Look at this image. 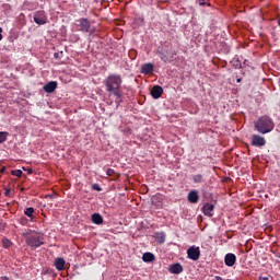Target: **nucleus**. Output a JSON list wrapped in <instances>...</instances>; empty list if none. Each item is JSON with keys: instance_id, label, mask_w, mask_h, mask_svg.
<instances>
[{"instance_id": "c85d7f7f", "label": "nucleus", "mask_w": 280, "mask_h": 280, "mask_svg": "<svg viewBox=\"0 0 280 280\" xmlns=\"http://www.w3.org/2000/svg\"><path fill=\"white\" fill-rule=\"evenodd\" d=\"M2 32H3V28L0 27V40H3Z\"/></svg>"}, {"instance_id": "4468645a", "label": "nucleus", "mask_w": 280, "mask_h": 280, "mask_svg": "<svg viewBox=\"0 0 280 280\" xmlns=\"http://www.w3.org/2000/svg\"><path fill=\"white\" fill-rule=\"evenodd\" d=\"M154 71V65L152 63H144L141 66V73L144 75H150V73H153Z\"/></svg>"}, {"instance_id": "dca6fc26", "label": "nucleus", "mask_w": 280, "mask_h": 280, "mask_svg": "<svg viewBox=\"0 0 280 280\" xmlns=\"http://www.w3.org/2000/svg\"><path fill=\"white\" fill-rule=\"evenodd\" d=\"M65 264H66V261H65V258H56V260H55V268L57 269V270H65Z\"/></svg>"}, {"instance_id": "4be33fe9", "label": "nucleus", "mask_w": 280, "mask_h": 280, "mask_svg": "<svg viewBox=\"0 0 280 280\" xmlns=\"http://www.w3.org/2000/svg\"><path fill=\"white\" fill-rule=\"evenodd\" d=\"M3 248H10L12 246V241L9 238H2Z\"/></svg>"}, {"instance_id": "72a5a7b5", "label": "nucleus", "mask_w": 280, "mask_h": 280, "mask_svg": "<svg viewBox=\"0 0 280 280\" xmlns=\"http://www.w3.org/2000/svg\"><path fill=\"white\" fill-rule=\"evenodd\" d=\"M3 280H10L8 277H2Z\"/></svg>"}, {"instance_id": "9b49d317", "label": "nucleus", "mask_w": 280, "mask_h": 280, "mask_svg": "<svg viewBox=\"0 0 280 280\" xmlns=\"http://www.w3.org/2000/svg\"><path fill=\"white\" fill-rule=\"evenodd\" d=\"M187 198L188 202H191V205L198 203V200H200V196H198V190H190Z\"/></svg>"}, {"instance_id": "cd10ccee", "label": "nucleus", "mask_w": 280, "mask_h": 280, "mask_svg": "<svg viewBox=\"0 0 280 280\" xmlns=\"http://www.w3.org/2000/svg\"><path fill=\"white\" fill-rule=\"evenodd\" d=\"M54 57H55L56 59L62 58V51H61V52H55V54H54Z\"/></svg>"}, {"instance_id": "f03ea898", "label": "nucleus", "mask_w": 280, "mask_h": 280, "mask_svg": "<svg viewBox=\"0 0 280 280\" xmlns=\"http://www.w3.org/2000/svg\"><path fill=\"white\" fill-rule=\"evenodd\" d=\"M254 129L256 132H259V135H268V132H272L275 130V121L268 115L260 116L254 122Z\"/></svg>"}, {"instance_id": "393cba45", "label": "nucleus", "mask_w": 280, "mask_h": 280, "mask_svg": "<svg viewBox=\"0 0 280 280\" xmlns=\"http://www.w3.org/2000/svg\"><path fill=\"white\" fill-rule=\"evenodd\" d=\"M20 224H22V226H27V218L22 217V218L20 219Z\"/></svg>"}, {"instance_id": "7c9ffc66", "label": "nucleus", "mask_w": 280, "mask_h": 280, "mask_svg": "<svg viewBox=\"0 0 280 280\" xmlns=\"http://www.w3.org/2000/svg\"><path fill=\"white\" fill-rule=\"evenodd\" d=\"M214 279H215V280H224V279H223L222 277H220V276H215Z\"/></svg>"}, {"instance_id": "2eb2a0df", "label": "nucleus", "mask_w": 280, "mask_h": 280, "mask_svg": "<svg viewBox=\"0 0 280 280\" xmlns=\"http://www.w3.org/2000/svg\"><path fill=\"white\" fill-rule=\"evenodd\" d=\"M156 259V257L154 256V254L148 252V253H144L142 255V261H144L145 264H150L152 261H154Z\"/></svg>"}, {"instance_id": "0eeeda50", "label": "nucleus", "mask_w": 280, "mask_h": 280, "mask_svg": "<svg viewBox=\"0 0 280 280\" xmlns=\"http://www.w3.org/2000/svg\"><path fill=\"white\" fill-rule=\"evenodd\" d=\"M79 32H91V22L86 18H82L79 20Z\"/></svg>"}, {"instance_id": "bb28decb", "label": "nucleus", "mask_w": 280, "mask_h": 280, "mask_svg": "<svg viewBox=\"0 0 280 280\" xmlns=\"http://www.w3.org/2000/svg\"><path fill=\"white\" fill-rule=\"evenodd\" d=\"M92 189H94V191H102V188H101L100 185H97V184H94V185L92 186Z\"/></svg>"}, {"instance_id": "a878e982", "label": "nucleus", "mask_w": 280, "mask_h": 280, "mask_svg": "<svg viewBox=\"0 0 280 280\" xmlns=\"http://www.w3.org/2000/svg\"><path fill=\"white\" fill-rule=\"evenodd\" d=\"M106 174H107V176H114L115 175V170L107 168Z\"/></svg>"}, {"instance_id": "39448f33", "label": "nucleus", "mask_w": 280, "mask_h": 280, "mask_svg": "<svg viewBox=\"0 0 280 280\" xmlns=\"http://www.w3.org/2000/svg\"><path fill=\"white\" fill-rule=\"evenodd\" d=\"M33 19L36 25H45L47 23V14H45V11H37Z\"/></svg>"}, {"instance_id": "b1692460", "label": "nucleus", "mask_w": 280, "mask_h": 280, "mask_svg": "<svg viewBox=\"0 0 280 280\" xmlns=\"http://www.w3.org/2000/svg\"><path fill=\"white\" fill-rule=\"evenodd\" d=\"M197 3H199V5H211V3H209V0H197Z\"/></svg>"}, {"instance_id": "20e7f679", "label": "nucleus", "mask_w": 280, "mask_h": 280, "mask_svg": "<svg viewBox=\"0 0 280 280\" xmlns=\"http://www.w3.org/2000/svg\"><path fill=\"white\" fill-rule=\"evenodd\" d=\"M188 259L192 261H198L200 259V247H196L195 245L190 246L187 249Z\"/></svg>"}, {"instance_id": "423d86ee", "label": "nucleus", "mask_w": 280, "mask_h": 280, "mask_svg": "<svg viewBox=\"0 0 280 280\" xmlns=\"http://www.w3.org/2000/svg\"><path fill=\"white\" fill-rule=\"evenodd\" d=\"M252 145H254V148H264V145H266V138H264L259 135H253L252 136Z\"/></svg>"}, {"instance_id": "f257e3e1", "label": "nucleus", "mask_w": 280, "mask_h": 280, "mask_svg": "<svg viewBox=\"0 0 280 280\" xmlns=\"http://www.w3.org/2000/svg\"><path fill=\"white\" fill-rule=\"evenodd\" d=\"M106 92L109 95L116 97V104H121V97H124V92L121 91V84H124V79L121 74L112 73L106 77L103 81Z\"/></svg>"}, {"instance_id": "f704fd0d", "label": "nucleus", "mask_w": 280, "mask_h": 280, "mask_svg": "<svg viewBox=\"0 0 280 280\" xmlns=\"http://www.w3.org/2000/svg\"><path fill=\"white\" fill-rule=\"evenodd\" d=\"M236 82H237V83L242 82V79H237Z\"/></svg>"}, {"instance_id": "412c9836", "label": "nucleus", "mask_w": 280, "mask_h": 280, "mask_svg": "<svg viewBox=\"0 0 280 280\" xmlns=\"http://www.w3.org/2000/svg\"><path fill=\"white\" fill-rule=\"evenodd\" d=\"M10 133L8 131H0V144L5 143L8 141V137Z\"/></svg>"}, {"instance_id": "ddd939ff", "label": "nucleus", "mask_w": 280, "mask_h": 280, "mask_svg": "<svg viewBox=\"0 0 280 280\" xmlns=\"http://www.w3.org/2000/svg\"><path fill=\"white\" fill-rule=\"evenodd\" d=\"M56 89H58V82H56V81H50L44 85L45 93H54V91H56Z\"/></svg>"}, {"instance_id": "9d476101", "label": "nucleus", "mask_w": 280, "mask_h": 280, "mask_svg": "<svg viewBox=\"0 0 280 280\" xmlns=\"http://www.w3.org/2000/svg\"><path fill=\"white\" fill-rule=\"evenodd\" d=\"M151 95L153 100H159L163 95V88L161 85H154L151 89Z\"/></svg>"}, {"instance_id": "aec40b11", "label": "nucleus", "mask_w": 280, "mask_h": 280, "mask_svg": "<svg viewBox=\"0 0 280 280\" xmlns=\"http://www.w3.org/2000/svg\"><path fill=\"white\" fill-rule=\"evenodd\" d=\"M34 213H35V210H34L33 207L26 208L25 211H24V215L30 218L31 222H34Z\"/></svg>"}, {"instance_id": "7ed1b4c3", "label": "nucleus", "mask_w": 280, "mask_h": 280, "mask_svg": "<svg viewBox=\"0 0 280 280\" xmlns=\"http://www.w3.org/2000/svg\"><path fill=\"white\" fill-rule=\"evenodd\" d=\"M22 236L25 238L27 246L31 248H40L45 244V237L38 234H32V230H26L22 233Z\"/></svg>"}, {"instance_id": "5701e85b", "label": "nucleus", "mask_w": 280, "mask_h": 280, "mask_svg": "<svg viewBox=\"0 0 280 280\" xmlns=\"http://www.w3.org/2000/svg\"><path fill=\"white\" fill-rule=\"evenodd\" d=\"M12 176H16L18 178H21L23 176V171L21 170H13L11 171Z\"/></svg>"}, {"instance_id": "f8f14e48", "label": "nucleus", "mask_w": 280, "mask_h": 280, "mask_svg": "<svg viewBox=\"0 0 280 280\" xmlns=\"http://www.w3.org/2000/svg\"><path fill=\"white\" fill-rule=\"evenodd\" d=\"M168 271L171 275H180V272H183V265L178 262L170 265Z\"/></svg>"}, {"instance_id": "c756f323", "label": "nucleus", "mask_w": 280, "mask_h": 280, "mask_svg": "<svg viewBox=\"0 0 280 280\" xmlns=\"http://www.w3.org/2000/svg\"><path fill=\"white\" fill-rule=\"evenodd\" d=\"M23 170L26 171L27 174H32V172H33L32 168H25V167H23Z\"/></svg>"}, {"instance_id": "1a4fd4ad", "label": "nucleus", "mask_w": 280, "mask_h": 280, "mask_svg": "<svg viewBox=\"0 0 280 280\" xmlns=\"http://www.w3.org/2000/svg\"><path fill=\"white\" fill-rule=\"evenodd\" d=\"M213 209H215V206H213V203H206L202 207V213L208 218H213Z\"/></svg>"}, {"instance_id": "2f4dec72", "label": "nucleus", "mask_w": 280, "mask_h": 280, "mask_svg": "<svg viewBox=\"0 0 280 280\" xmlns=\"http://www.w3.org/2000/svg\"><path fill=\"white\" fill-rule=\"evenodd\" d=\"M4 196H10V189H7Z\"/></svg>"}, {"instance_id": "6e6552de", "label": "nucleus", "mask_w": 280, "mask_h": 280, "mask_svg": "<svg viewBox=\"0 0 280 280\" xmlns=\"http://www.w3.org/2000/svg\"><path fill=\"white\" fill-rule=\"evenodd\" d=\"M237 261V256L235 254H226L224 257V264L225 266H229L230 268L232 266H235V262Z\"/></svg>"}, {"instance_id": "6ab92c4d", "label": "nucleus", "mask_w": 280, "mask_h": 280, "mask_svg": "<svg viewBox=\"0 0 280 280\" xmlns=\"http://www.w3.org/2000/svg\"><path fill=\"white\" fill-rule=\"evenodd\" d=\"M160 58L163 62H172L174 60V56H171L165 52H160Z\"/></svg>"}, {"instance_id": "473e14b6", "label": "nucleus", "mask_w": 280, "mask_h": 280, "mask_svg": "<svg viewBox=\"0 0 280 280\" xmlns=\"http://www.w3.org/2000/svg\"><path fill=\"white\" fill-rule=\"evenodd\" d=\"M259 280H269L268 277H260Z\"/></svg>"}, {"instance_id": "a211bd4d", "label": "nucleus", "mask_w": 280, "mask_h": 280, "mask_svg": "<svg viewBox=\"0 0 280 280\" xmlns=\"http://www.w3.org/2000/svg\"><path fill=\"white\" fill-rule=\"evenodd\" d=\"M92 222L93 224H103L104 218H102L100 213H94L92 214Z\"/></svg>"}, {"instance_id": "f3484780", "label": "nucleus", "mask_w": 280, "mask_h": 280, "mask_svg": "<svg viewBox=\"0 0 280 280\" xmlns=\"http://www.w3.org/2000/svg\"><path fill=\"white\" fill-rule=\"evenodd\" d=\"M192 183H195V185H200L201 183H205V175H202V174L194 175Z\"/></svg>"}]
</instances>
